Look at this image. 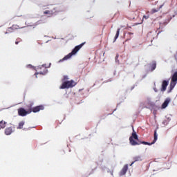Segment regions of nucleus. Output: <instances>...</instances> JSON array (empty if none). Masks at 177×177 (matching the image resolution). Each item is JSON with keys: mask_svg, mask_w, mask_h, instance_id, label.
Listing matches in <instances>:
<instances>
[{"mask_svg": "<svg viewBox=\"0 0 177 177\" xmlns=\"http://www.w3.org/2000/svg\"><path fill=\"white\" fill-rule=\"evenodd\" d=\"M129 142L131 146H138L139 145H147L148 146H151V142H147L145 141H139V138H138V134H136V132H135V130L133 129V133L131 134V136L129 138Z\"/></svg>", "mask_w": 177, "mask_h": 177, "instance_id": "nucleus-1", "label": "nucleus"}, {"mask_svg": "<svg viewBox=\"0 0 177 177\" xmlns=\"http://www.w3.org/2000/svg\"><path fill=\"white\" fill-rule=\"evenodd\" d=\"M129 142L131 146H138L139 145H147L148 146H151V142H147L145 141H139V138H138V134H136V132H135V130L133 129V133L131 134V136L129 138Z\"/></svg>", "mask_w": 177, "mask_h": 177, "instance_id": "nucleus-2", "label": "nucleus"}, {"mask_svg": "<svg viewBox=\"0 0 177 177\" xmlns=\"http://www.w3.org/2000/svg\"><path fill=\"white\" fill-rule=\"evenodd\" d=\"M85 45V42L84 43H82L81 44L76 46L73 50L71 51V53H70L69 54H68L67 55H66L63 59H60L59 62H64V60H68V59H71V57L72 56H73V55H75L77 53V52H78V50H80V49H81V48H82V46Z\"/></svg>", "mask_w": 177, "mask_h": 177, "instance_id": "nucleus-3", "label": "nucleus"}, {"mask_svg": "<svg viewBox=\"0 0 177 177\" xmlns=\"http://www.w3.org/2000/svg\"><path fill=\"white\" fill-rule=\"evenodd\" d=\"M77 85V83L74 80L66 81L62 83L59 89H68V88H73Z\"/></svg>", "mask_w": 177, "mask_h": 177, "instance_id": "nucleus-4", "label": "nucleus"}, {"mask_svg": "<svg viewBox=\"0 0 177 177\" xmlns=\"http://www.w3.org/2000/svg\"><path fill=\"white\" fill-rule=\"evenodd\" d=\"M37 71H39V72H37L35 73V75H36V77H37V75H38V74H40L41 75H45L48 73V69L45 66L42 65L37 67Z\"/></svg>", "mask_w": 177, "mask_h": 177, "instance_id": "nucleus-5", "label": "nucleus"}, {"mask_svg": "<svg viewBox=\"0 0 177 177\" xmlns=\"http://www.w3.org/2000/svg\"><path fill=\"white\" fill-rule=\"evenodd\" d=\"M177 84V71L175 72L173 75L171 76V80L170 82V91H172L174 88L176 86Z\"/></svg>", "mask_w": 177, "mask_h": 177, "instance_id": "nucleus-6", "label": "nucleus"}, {"mask_svg": "<svg viewBox=\"0 0 177 177\" xmlns=\"http://www.w3.org/2000/svg\"><path fill=\"white\" fill-rule=\"evenodd\" d=\"M30 111H26L24 108H20L18 109V114L19 115H21V117H26L27 114H30Z\"/></svg>", "mask_w": 177, "mask_h": 177, "instance_id": "nucleus-7", "label": "nucleus"}, {"mask_svg": "<svg viewBox=\"0 0 177 177\" xmlns=\"http://www.w3.org/2000/svg\"><path fill=\"white\" fill-rule=\"evenodd\" d=\"M44 107L43 105H39L30 109V113H31V111L33 113H38V111H41V110H44Z\"/></svg>", "mask_w": 177, "mask_h": 177, "instance_id": "nucleus-8", "label": "nucleus"}, {"mask_svg": "<svg viewBox=\"0 0 177 177\" xmlns=\"http://www.w3.org/2000/svg\"><path fill=\"white\" fill-rule=\"evenodd\" d=\"M127 171H128V165H125L122 169V170L120 171V176H124V175H125V174H127Z\"/></svg>", "mask_w": 177, "mask_h": 177, "instance_id": "nucleus-9", "label": "nucleus"}, {"mask_svg": "<svg viewBox=\"0 0 177 177\" xmlns=\"http://www.w3.org/2000/svg\"><path fill=\"white\" fill-rule=\"evenodd\" d=\"M167 86H168V81L164 80L162 83V88H161L162 92L167 91Z\"/></svg>", "mask_w": 177, "mask_h": 177, "instance_id": "nucleus-10", "label": "nucleus"}, {"mask_svg": "<svg viewBox=\"0 0 177 177\" xmlns=\"http://www.w3.org/2000/svg\"><path fill=\"white\" fill-rule=\"evenodd\" d=\"M133 161L132 162V163L130 165L131 167V165H133V164H135V162H138V161H142V156H134L133 158Z\"/></svg>", "mask_w": 177, "mask_h": 177, "instance_id": "nucleus-11", "label": "nucleus"}, {"mask_svg": "<svg viewBox=\"0 0 177 177\" xmlns=\"http://www.w3.org/2000/svg\"><path fill=\"white\" fill-rule=\"evenodd\" d=\"M13 133V128L12 127H7L5 129V134L7 136L12 135Z\"/></svg>", "mask_w": 177, "mask_h": 177, "instance_id": "nucleus-12", "label": "nucleus"}, {"mask_svg": "<svg viewBox=\"0 0 177 177\" xmlns=\"http://www.w3.org/2000/svg\"><path fill=\"white\" fill-rule=\"evenodd\" d=\"M169 102H171V99L167 98L162 104V109H166L168 104H169Z\"/></svg>", "mask_w": 177, "mask_h": 177, "instance_id": "nucleus-13", "label": "nucleus"}, {"mask_svg": "<svg viewBox=\"0 0 177 177\" xmlns=\"http://www.w3.org/2000/svg\"><path fill=\"white\" fill-rule=\"evenodd\" d=\"M53 10H46V11L44 12V15H48V17H52V16L54 15Z\"/></svg>", "mask_w": 177, "mask_h": 177, "instance_id": "nucleus-14", "label": "nucleus"}, {"mask_svg": "<svg viewBox=\"0 0 177 177\" xmlns=\"http://www.w3.org/2000/svg\"><path fill=\"white\" fill-rule=\"evenodd\" d=\"M6 127V122L1 120L0 121V129H3Z\"/></svg>", "mask_w": 177, "mask_h": 177, "instance_id": "nucleus-15", "label": "nucleus"}, {"mask_svg": "<svg viewBox=\"0 0 177 177\" xmlns=\"http://www.w3.org/2000/svg\"><path fill=\"white\" fill-rule=\"evenodd\" d=\"M158 138V136L157 135V131L155 130L154 131V138L153 142H151V145H154L156 142H157V139Z\"/></svg>", "mask_w": 177, "mask_h": 177, "instance_id": "nucleus-16", "label": "nucleus"}, {"mask_svg": "<svg viewBox=\"0 0 177 177\" xmlns=\"http://www.w3.org/2000/svg\"><path fill=\"white\" fill-rule=\"evenodd\" d=\"M10 32H15V30L12 29V26L8 28L6 31L4 32L5 34H10Z\"/></svg>", "mask_w": 177, "mask_h": 177, "instance_id": "nucleus-17", "label": "nucleus"}, {"mask_svg": "<svg viewBox=\"0 0 177 177\" xmlns=\"http://www.w3.org/2000/svg\"><path fill=\"white\" fill-rule=\"evenodd\" d=\"M23 127H24V122L21 121L19 123V126L17 127V129H23Z\"/></svg>", "mask_w": 177, "mask_h": 177, "instance_id": "nucleus-18", "label": "nucleus"}, {"mask_svg": "<svg viewBox=\"0 0 177 177\" xmlns=\"http://www.w3.org/2000/svg\"><path fill=\"white\" fill-rule=\"evenodd\" d=\"M156 67H157V64H156V62H153L151 66V71H154Z\"/></svg>", "mask_w": 177, "mask_h": 177, "instance_id": "nucleus-19", "label": "nucleus"}, {"mask_svg": "<svg viewBox=\"0 0 177 177\" xmlns=\"http://www.w3.org/2000/svg\"><path fill=\"white\" fill-rule=\"evenodd\" d=\"M120 29L118 28L117 30L116 35L115 36V41L117 39V38H118V37H120Z\"/></svg>", "mask_w": 177, "mask_h": 177, "instance_id": "nucleus-20", "label": "nucleus"}, {"mask_svg": "<svg viewBox=\"0 0 177 177\" xmlns=\"http://www.w3.org/2000/svg\"><path fill=\"white\" fill-rule=\"evenodd\" d=\"M12 27L14 31H16V30H19V28H20V26H19V25H12Z\"/></svg>", "mask_w": 177, "mask_h": 177, "instance_id": "nucleus-21", "label": "nucleus"}, {"mask_svg": "<svg viewBox=\"0 0 177 177\" xmlns=\"http://www.w3.org/2000/svg\"><path fill=\"white\" fill-rule=\"evenodd\" d=\"M21 41H23L21 39L17 38L15 41V45H19V44H20V42H21Z\"/></svg>", "mask_w": 177, "mask_h": 177, "instance_id": "nucleus-22", "label": "nucleus"}, {"mask_svg": "<svg viewBox=\"0 0 177 177\" xmlns=\"http://www.w3.org/2000/svg\"><path fill=\"white\" fill-rule=\"evenodd\" d=\"M158 10H160V9L157 10L156 8H153L151 12V13H157V12H158Z\"/></svg>", "mask_w": 177, "mask_h": 177, "instance_id": "nucleus-23", "label": "nucleus"}, {"mask_svg": "<svg viewBox=\"0 0 177 177\" xmlns=\"http://www.w3.org/2000/svg\"><path fill=\"white\" fill-rule=\"evenodd\" d=\"M128 35H129V39H131V38H132V36L133 35V33L131 32H129L128 33Z\"/></svg>", "mask_w": 177, "mask_h": 177, "instance_id": "nucleus-24", "label": "nucleus"}, {"mask_svg": "<svg viewBox=\"0 0 177 177\" xmlns=\"http://www.w3.org/2000/svg\"><path fill=\"white\" fill-rule=\"evenodd\" d=\"M149 15H144L143 16V19H145V20H147V19H149Z\"/></svg>", "mask_w": 177, "mask_h": 177, "instance_id": "nucleus-25", "label": "nucleus"}, {"mask_svg": "<svg viewBox=\"0 0 177 177\" xmlns=\"http://www.w3.org/2000/svg\"><path fill=\"white\" fill-rule=\"evenodd\" d=\"M66 80H68V76H64V81H66Z\"/></svg>", "mask_w": 177, "mask_h": 177, "instance_id": "nucleus-26", "label": "nucleus"}, {"mask_svg": "<svg viewBox=\"0 0 177 177\" xmlns=\"http://www.w3.org/2000/svg\"><path fill=\"white\" fill-rule=\"evenodd\" d=\"M163 6H164V4L160 5V6H159V9H161V8H162Z\"/></svg>", "mask_w": 177, "mask_h": 177, "instance_id": "nucleus-27", "label": "nucleus"}, {"mask_svg": "<svg viewBox=\"0 0 177 177\" xmlns=\"http://www.w3.org/2000/svg\"><path fill=\"white\" fill-rule=\"evenodd\" d=\"M115 59H118V55H116Z\"/></svg>", "mask_w": 177, "mask_h": 177, "instance_id": "nucleus-28", "label": "nucleus"}, {"mask_svg": "<svg viewBox=\"0 0 177 177\" xmlns=\"http://www.w3.org/2000/svg\"><path fill=\"white\" fill-rule=\"evenodd\" d=\"M28 67H32V66H31V65H28Z\"/></svg>", "mask_w": 177, "mask_h": 177, "instance_id": "nucleus-29", "label": "nucleus"}]
</instances>
